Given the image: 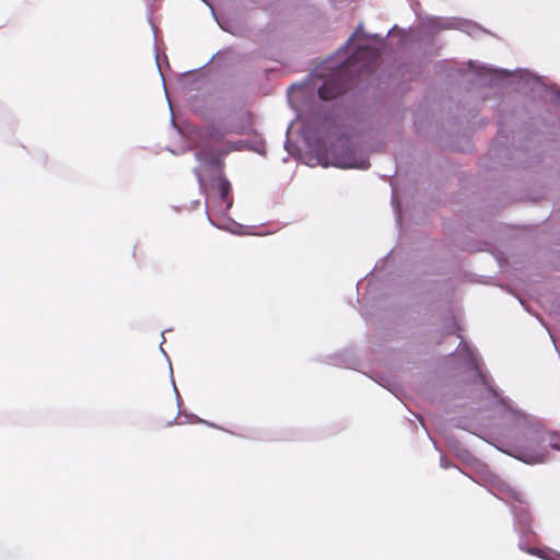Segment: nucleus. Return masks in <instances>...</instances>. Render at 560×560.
Returning <instances> with one entry per match:
<instances>
[{"label": "nucleus", "instance_id": "obj_15", "mask_svg": "<svg viewBox=\"0 0 560 560\" xmlns=\"http://www.w3.org/2000/svg\"><path fill=\"white\" fill-rule=\"evenodd\" d=\"M389 35H390V31H388L384 37H380L377 34L369 35V34L362 33V36H363L365 39H366V38H380L381 40H384V39H386Z\"/></svg>", "mask_w": 560, "mask_h": 560}, {"label": "nucleus", "instance_id": "obj_5", "mask_svg": "<svg viewBox=\"0 0 560 560\" xmlns=\"http://www.w3.org/2000/svg\"><path fill=\"white\" fill-rule=\"evenodd\" d=\"M306 164L311 166L322 165L324 167L335 166L338 168L360 170H366L370 166L365 152L353 147L347 137H339L329 151L322 150L320 148L314 149Z\"/></svg>", "mask_w": 560, "mask_h": 560}, {"label": "nucleus", "instance_id": "obj_25", "mask_svg": "<svg viewBox=\"0 0 560 560\" xmlns=\"http://www.w3.org/2000/svg\"><path fill=\"white\" fill-rule=\"evenodd\" d=\"M548 335L550 336V338H553V335L551 331H548Z\"/></svg>", "mask_w": 560, "mask_h": 560}, {"label": "nucleus", "instance_id": "obj_13", "mask_svg": "<svg viewBox=\"0 0 560 560\" xmlns=\"http://www.w3.org/2000/svg\"><path fill=\"white\" fill-rule=\"evenodd\" d=\"M184 416H185V417H187V418H190V419H191V421H194V422H201V423H206V424H207V425H209V427H215L213 423H210V422H208V421H205V420H202V419L198 418V417H197V416H195V415H190V416H188V415H184Z\"/></svg>", "mask_w": 560, "mask_h": 560}, {"label": "nucleus", "instance_id": "obj_18", "mask_svg": "<svg viewBox=\"0 0 560 560\" xmlns=\"http://www.w3.org/2000/svg\"><path fill=\"white\" fill-rule=\"evenodd\" d=\"M365 48H366V46H365V45H361V44H360V45H358V50H363V49H365Z\"/></svg>", "mask_w": 560, "mask_h": 560}, {"label": "nucleus", "instance_id": "obj_16", "mask_svg": "<svg viewBox=\"0 0 560 560\" xmlns=\"http://www.w3.org/2000/svg\"><path fill=\"white\" fill-rule=\"evenodd\" d=\"M440 465H441V467H443V468H445V469H446V468H448V467H451L450 462H448L444 456H441V458H440Z\"/></svg>", "mask_w": 560, "mask_h": 560}, {"label": "nucleus", "instance_id": "obj_8", "mask_svg": "<svg viewBox=\"0 0 560 560\" xmlns=\"http://www.w3.org/2000/svg\"><path fill=\"white\" fill-rule=\"evenodd\" d=\"M469 67L476 71L480 82L489 85H498L501 80L512 75V73L505 69H492L486 66H479L475 69V63L472 61H469Z\"/></svg>", "mask_w": 560, "mask_h": 560}, {"label": "nucleus", "instance_id": "obj_14", "mask_svg": "<svg viewBox=\"0 0 560 560\" xmlns=\"http://www.w3.org/2000/svg\"><path fill=\"white\" fill-rule=\"evenodd\" d=\"M465 462H470V459L472 458V456L469 454L468 451L464 450L462 452H458L457 454Z\"/></svg>", "mask_w": 560, "mask_h": 560}, {"label": "nucleus", "instance_id": "obj_9", "mask_svg": "<svg viewBox=\"0 0 560 560\" xmlns=\"http://www.w3.org/2000/svg\"><path fill=\"white\" fill-rule=\"evenodd\" d=\"M515 74L516 77L520 79V80H524L526 82V84L530 85V84H539V79L532 75L527 70H524V69H517L515 71Z\"/></svg>", "mask_w": 560, "mask_h": 560}, {"label": "nucleus", "instance_id": "obj_1", "mask_svg": "<svg viewBox=\"0 0 560 560\" xmlns=\"http://www.w3.org/2000/svg\"><path fill=\"white\" fill-rule=\"evenodd\" d=\"M456 351L471 376L465 392L472 400L486 401L501 421L497 448L532 465L542 463L549 447L560 450L556 436L538 419L518 409L510 398L501 396L493 380L483 371L481 358L467 341L462 339Z\"/></svg>", "mask_w": 560, "mask_h": 560}, {"label": "nucleus", "instance_id": "obj_24", "mask_svg": "<svg viewBox=\"0 0 560 560\" xmlns=\"http://www.w3.org/2000/svg\"><path fill=\"white\" fill-rule=\"evenodd\" d=\"M548 335L550 336V338H553V335L551 331H548Z\"/></svg>", "mask_w": 560, "mask_h": 560}, {"label": "nucleus", "instance_id": "obj_6", "mask_svg": "<svg viewBox=\"0 0 560 560\" xmlns=\"http://www.w3.org/2000/svg\"><path fill=\"white\" fill-rule=\"evenodd\" d=\"M421 24L422 27L429 32L456 28L467 33L470 36H475L481 32V28L471 21L456 18L429 16L423 20Z\"/></svg>", "mask_w": 560, "mask_h": 560}, {"label": "nucleus", "instance_id": "obj_7", "mask_svg": "<svg viewBox=\"0 0 560 560\" xmlns=\"http://www.w3.org/2000/svg\"><path fill=\"white\" fill-rule=\"evenodd\" d=\"M352 66V57L348 58L338 70V73L329 79H326L322 86L318 88V97L324 101L332 100L338 95L343 94L348 86L346 82L339 80V75L346 72Z\"/></svg>", "mask_w": 560, "mask_h": 560}, {"label": "nucleus", "instance_id": "obj_21", "mask_svg": "<svg viewBox=\"0 0 560 560\" xmlns=\"http://www.w3.org/2000/svg\"><path fill=\"white\" fill-rule=\"evenodd\" d=\"M284 148L287 149V151L290 153V149H289V142L287 141L285 144H284Z\"/></svg>", "mask_w": 560, "mask_h": 560}, {"label": "nucleus", "instance_id": "obj_22", "mask_svg": "<svg viewBox=\"0 0 560 560\" xmlns=\"http://www.w3.org/2000/svg\"><path fill=\"white\" fill-rule=\"evenodd\" d=\"M478 467H481L482 469L486 468V466L481 463H477Z\"/></svg>", "mask_w": 560, "mask_h": 560}, {"label": "nucleus", "instance_id": "obj_3", "mask_svg": "<svg viewBox=\"0 0 560 560\" xmlns=\"http://www.w3.org/2000/svg\"><path fill=\"white\" fill-rule=\"evenodd\" d=\"M486 480L489 482V491L498 499L509 503L511 506V512L514 516V527L520 534V549L546 560H556L546 551L538 548L527 547L524 542V539L528 540L530 536L535 535V533L532 528L530 514L528 510L523 506L525 503V495L523 492L511 487L504 480L490 472L486 475Z\"/></svg>", "mask_w": 560, "mask_h": 560}, {"label": "nucleus", "instance_id": "obj_19", "mask_svg": "<svg viewBox=\"0 0 560 560\" xmlns=\"http://www.w3.org/2000/svg\"><path fill=\"white\" fill-rule=\"evenodd\" d=\"M164 341H165V339L163 338V341L160 343V350L165 354L164 349H163V347H162V345H163V342H164Z\"/></svg>", "mask_w": 560, "mask_h": 560}, {"label": "nucleus", "instance_id": "obj_20", "mask_svg": "<svg viewBox=\"0 0 560 560\" xmlns=\"http://www.w3.org/2000/svg\"><path fill=\"white\" fill-rule=\"evenodd\" d=\"M255 151H256V152H258V153H260V154H262V153H264V149L256 148V149H255Z\"/></svg>", "mask_w": 560, "mask_h": 560}, {"label": "nucleus", "instance_id": "obj_10", "mask_svg": "<svg viewBox=\"0 0 560 560\" xmlns=\"http://www.w3.org/2000/svg\"><path fill=\"white\" fill-rule=\"evenodd\" d=\"M545 97L551 103L560 106V91L555 90L553 88H546Z\"/></svg>", "mask_w": 560, "mask_h": 560}, {"label": "nucleus", "instance_id": "obj_23", "mask_svg": "<svg viewBox=\"0 0 560 560\" xmlns=\"http://www.w3.org/2000/svg\"><path fill=\"white\" fill-rule=\"evenodd\" d=\"M548 335L550 336V338H553V335L551 331H548Z\"/></svg>", "mask_w": 560, "mask_h": 560}, {"label": "nucleus", "instance_id": "obj_11", "mask_svg": "<svg viewBox=\"0 0 560 560\" xmlns=\"http://www.w3.org/2000/svg\"><path fill=\"white\" fill-rule=\"evenodd\" d=\"M383 387L387 388L392 393L396 395V384L392 382L387 377H382L380 381H377Z\"/></svg>", "mask_w": 560, "mask_h": 560}, {"label": "nucleus", "instance_id": "obj_17", "mask_svg": "<svg viewBox=\"0 0 560 560\" xmlns=\"http://www.w3.org/2000/svg\"><path fill=\"white\" fill-rule=\"evenodd\" d=\"M172 384H173V388H174V392H175V395H176L177 405L179 406L180 405V396H179V393H178V390L176 388L174 380H172Z\"/></svg>", "mask_w": 560, "mask_h": 560}, {"label": "nucleus", "instance_id": "obj_12", "mask_svg": "<svg viewBox=\"0 0 560 560\" xmlns=\"http://www.w3.org/2000/svg\"><path fill=\"white\" fill-rule=\"evenodd\" d=\"M362 33V24H360L357 28V31L348 38V40L345 43V45L342 46V49H348L350 47V45L352 44V42L354 40V38Z\"/></svg>", "mask_w": 560, "mask_h": 560}, {"label": "nucleus", "instance_id": "obj_2", "mask_svg": "<svg viewBox=\"0 0 560 560\" xmlns=\"http://www.w3.org/2000/svg\"><path fill=\"white\" fill-rule=\"evenodd\" d=\"M223 162L218 155L209 154L194 168L200 189L206 196V212L209 222L218 229L233 234H243L244 226L228 215L233 205L231 184L223 176Z\"/></svg>", "mask_w": 560, "mask_h": 560}, {"label": "nucleus", "instance_id": "obj_4", "mask_svg": "<svg viewBox=\"0 0 560 560\" xmlns=\"http://www.w3.org/2000/svg\"><path fill=\"white\" fill-rule=\"evenodd\" d=\"M243 132L244 127L236 125L232 115L214 119L208 126L205 142L196 153L198 164H200L202 160H207L209 154H215L219 160L222 161V156L228 153L243 150L245 148V142L242 140L236 142L224 141V137L230 133L241 135Z\"/></svg>", "mask_w": 560, "mask_h": 560}]
</instances>
